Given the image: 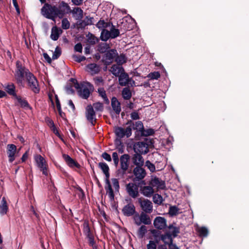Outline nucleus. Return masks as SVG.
Segmentation results:
<instances>
[{"instance_id": "f257e3e1", "label": "nucleus", "mask_w": 249, "mask_h": 249, "mask_svg": "<svg viewBox=\"0 0 249 249\" xmlns=\"http://www.w3.org/2000/svg\"><path fill=\"white\" fill-rule=\"evenodd\" d=\"M43 3L44 4L41 9L42 15L54 22L55 21L56 18H62L66 14L71 13L70 7L64 1L60 3L58 7L46 2Z\"/></svg>"}, {"instance_id": "f03ea898", "label": "nucleus", "mask_w": 249, "mask_h": 249, "mask_svg": "<svg viewBox=\"0 0 249 249\" xmlns=\"http://www.w3.org/2000/svg\"><path fill=\"white\" fill-rule=\"evenodd\" d=\"M176 223H173L168 225V228L166 231H162L163 232L158 229L151 230V232L153 236V240H150L147 245V249H157L160 244H162L168 239L172 235V231L175 229H178Z\"/></svg>"}, {"instance_id": "7ed1b4c3", "label": "nucleus", "mask_w": 249, "mask_h": 249, "mask_svg": "<svg viewBox=\"0 0 249 249\" xmlns=\"http://www.w3.org/2000/svg\"><path fill=\"white\" fill-rule=\"evenodd\" d=\"M31 73L28 68L22 65L20 61H17L15 78L17 84L19 86L24 87V80Z\"/></svg>"}, {"instance_id": "20e7f679", "label": "nucleus", "mask_w": 249, "mask_h": 249, "mask_svg": "<svg viewBox=\"0 0 249 249\" xmlns=\"http://www.w3.org/2000/svg\"><path fill=\"white\" fill-rule=\"evenodd\" d=\"M180 233V228L175 229L172 231V235L164 244H160L157 249H179L178 247L174 243V239Z\"/></svg>"}, {"instance_id": "39448f33", "label": "nucleus", "mask_w": 249, "mask_h": 249, "mask_svg": "<svg viewBox=\"0 0 249 249\" xmlns=\"http://www.w3.org/2000/svg\"><path fill=\"white\" fill-rule=\"evenodd\" d=\"M28 89L35 94H38L40 90L38 80L36 76L32 72L25 78Z\"/></svg>"}, {"instance_id": "423d86ee", "label": "nucleus", "mask_w": 249, "mask_h": 249, "mask_svg": "<svg viewBox=\"0 0 249 249\" xmlns=\"http://www.w3.org/2000/svg\"><path fill=\"white\" fill-rule=\"evenodd\" d=\"M130 156L128 154H124L120 158V169L118 172L121 173L122 176L126 174L128 170Z\"/></svg>"}, {"instance_id": "0eeeda50", "label": "nucleus", "mask_w": 249, "mask_h": 249, "mask_svg": "<svg viewBox=\"0 0 249 249\" xmlns=\"http://www.w3.org/2000/svg\"><path fill=\"white\" fill-rule=\"evenodd\" d=\"M140 183L130 182L126 185V191L129 196L133 198H136L140 195L139 188H140Z\"/></svg>"}, {"instance_id": "6e6552de", "label": "nucleus", "mask_w": 249, "mask_h": 249, "mask_svg": "<svg viewBox=\"0 0 249 249\" xmlns=\"http://www.w3.org/2000/svg\"><path fill=\"white\" fill-rule=\"evenodd\" d=\"M132 128L128 126L125 129L121 126H115L114 132L118 138H123L124 136L129 138L132 135Z\"/></svg>"}, {"instance_id": "1a4fd4ad", "label": "nucleus", "mask_w": 249, "mask_h": 249, "mask_svg": "<svg viewBox=\"0 0 249 249\" xmlns=\"http://www.w3.org/2000/svg\"><path fill=\"white\" fill-rule=\"evenodd\" d=\"M118 52L115 49H110L104 54L102 61L106 66L109 65L115 61Z\"/></svg>"}, {"instance_id": "9d476101", "label": "nucleus", "mask_w": 249, "mask_h": 249, "mask_svg": "<svg viewBox=\"0 0 249 249\" xmlns=\"http://www.w3.org/2000/svg\"><path fill=\"white\" fill-rule=\"evenodd\" d=\"M138 201L142 211V212L148 213H151L152 212L153 206L150 200L140 197L138 199Z\"/></svg>"}, {"instance_id": "9b49d317", "label": "nucleus", "mask_w": 249, "mask_h": 249, "mask_svg": "<svg viewBox=\"0 0 249 249\" xmlns=\"http://www.w3.org/2000/svg\"><path fill=\"white\" fill-rule=\"evenodd\" d=\"M147 213H148L141 212L140 215L135 216L134 220L135 224L137 226H140L142 223L145 225L151 224V220Z\"/></svg>"}, {"instance_id": "f8f14e48", "label": "nucleus", "mask_w": 249, "mask_h": 249, "mask_svg": "<svg viewBox=\"0 0 249 249\" xmlns=\"http://www.w3.org/2000/svg\"><path fill=\"white\" fill-rule=\"evenodd\" d=\"M86 117L87 120L90 123L91 125H95L97 119L96 118L95 112L94 110L93 107L91 105H88L86 107Z\"/></svg>"}, {"instance_id": "ddd939ff", "label": "nucleus", "mask_w": 249, "mask_h": 249, "mask_svg": "<svg viewBox=\"0 0 249 249\" xmlns=\"http://www.w3.org/2000/svg\"><path fill=\"white\" fill-rule=\"evenodd\" d=\"M153 225L156 229L160 230L166 231L168 228L166 219L161 216L156 217L154 220Z\"/></svg>"}, {"instance_id": "4468645a", "label": "nucleus", "mask_w": 249, "mask_h": 249, "mask_svg": "<svg viewBox=\"0 0 249 249\" xmlns=\"http://www.w3.org/2000/svg\"><path fill=\"white\" fill-rule=\"evenodd\" d=\"M123 214L127 217L131 216L135 214L136 216H139V213L136 211V208L134 205L132 203H129L125 205L122 209Z\"/></svg>"}, {"instance_id": "2eb2a0df", "label": "nucleus", "mask_w": 249, "mask_h": 249, "mask_svg": "<svg viewBox=\"0 0 249 249\" xmlns=\"http://www.w3.org/2000/svg\"><path fill=\"white\" fill-rule=\"evenodd\" d=\"M133 148L135 153L142 155L146 154L149 152V149L144 144V142L134 143Z\"/></svg>"}, {"instance_id": "dca6fc26", "label": "nucleus", "mask_w": 249, "mask_h": 249, "mask_svg": "<svg viewBox=\"0 0 249 249\" xmlns=\"http://www.w3.org/2000/svg\"><path fill=\"white\" fill-rule=\"evenodd\" d=\"M133 173L137 181L142 180L146 175V171L142 166H136L133 170Z\"/></svg>"}, {"instance_id": "f3484780", "label": "nucleus", "mask_w": 249, "mask_h": 249, "mask_svg": "<svg viewBox=\"0 0 249 249\" xmlns=\"http://www.w3.org/2000/svg\"><path fill=\"white\" fill-rule=\"evenodd\" d=\"M35 160L38 167L40 168V170L42 171L43 174L47 176L48 173L44 159L41 155H39L36 156Z\"/></svg>"}, {"instance_id": "a211bd4d", "label": "nucleus", "mask_w": 249, "mask_h": 249, "mask_svg": "<svg viewBox=\"0 0 249 249\" xmlns=\"http://www.w3.org/2000/svg\"><path fill=\"white\" fill-rule=\"evenodd\" d=\"M62 157L66 163L69 167L71 168L76 167L78 169L81 167L80 165L76 161L72 159L69 155L63 154L62 155Z\"/></svg>"}, {"instance_id": "6ab92c4d", "label": "nucleus", "mask_w": 249, "mask_h": 249, "mask_svg": "<svg viewBox=\"0 0 249 249\" xmlns=\"http://www.w3.org/2000/svg\"><path fill=\"white\" fill-rule=\"evenodd\" d=\"M140 193L144 196L150 197L153 196L154 191L151 186H140Z\"/></svg>"}, {"instance_id": "aec40b11", "label": "nucleus", "mask_w": 249, "mask_h": 249, "mask_svg": "<svg viewBox=\"0 0 249 249\" xmlns=\"http://www.w3.org/2000/svg\"><path fill=\"white\" fill-rule=\"evenodd\" d=\"M7 147V154L9 158V161L10 162H12L15 160V155L16 152L17 147L13 144H8Z\"/></svg>"}, {"instance_id": "412c9836", "label": "nucleus", "mask_w": 249, "mask_h": 249, "mask_svg": "<svg viewBox=\"0 0 249 249\" xmlns=\"http://www.w3.org/2000/svg\"><path fill=\"white\" fill-rule=\"evenodd\" d=\"M15 99L17 100V102L19 105L20 107L25 109H32V107L30 105L25 98H22L21 96L18 95Z\"/></svg>"}, {"instance_id": "4be33fe9", "label": "nucleus", "mask_w": 249, "mask_h": 249, "mask_svg": "<svg viewBox=\"0 0 249 249\" xmlns=\"http://www.w3.org/2000/svg\"><path fill=\"white\" fill-rule=\"evenodd\" d=\"M134 130H136L135 138L136 140H140L139 135L141 132L144 128L143 123L142 121H138L135 122L134 126L132 127Z\"/></svg>"}, {"instance_id": "5701e85b", "label": "nucleus", "mask_w": 249, "mask_h": 249, "mask_svg": "<svg viewBox=\"0 0 249 249\" xmlns=\"http://www.w3.org/2000/svg\"><path fill=\"white\" fill-rule=\"evenodd\" d=\"M86 68L87 71L89 72L92 75L98 73L100 71L99 66L95 63L89 64L87 65Z\"/></svg>"}, {"instance_id": "b1692460", "label": "nucleus", "mask_w": 249, "mask_h": 249, "mask_svg": "<svg viewBox=\"0 0 249 249\" xmlns=\"http://www.w3.org/2000/svg\"><path fill=\"white\" fill-rule=\"evenodd\" d=\"M111 105L116 114L119 115L121 111V104L115 97H113L111 101Z\"/></svg>"}, {"instance_id": "393cba45", "label": "nucleus", "mask_w": 249, "mask_h": 249, "mask_svg": "<svg viewBox=\"0 0 249 249\" xmlns=\"http://www.w3.org/2000/svg\"><path fill=\"white\" fill-rule=\"evenodd\" d=\"M119 77V83L120 86H125L128 84V74L124 71L118 76Z\"/></svg>"}, {"instance_id": "a878e982", "label": "nucleus", "mask_w": 249, "mask_h": 249, "mask_svg": "<svg viewBox=\"0 0 249 249\" xmlns=\"http://www.w3.org/2000/svg\"><path fill=\"white\" fill-rule=\"evenodd\" d=\"M5 90L9 95L13 96L15 98L18 96L16 91V87L13 83L8 84L5 87Z\"/></svg>"}, {"instance_id": "bb28decb", "label": "nucleus", "mask_w": 249, "mask_h": 249, "mask_svg": "<svg viewBox=\"0 0 249 249\" xmlns=\"http://www.w3.org/2000/svg\"><path fill=\"white\" fill-rule=\"evenodd\" d=\"M110 71L113 75L116 77H118L121 73V72H123L124 71V70L122 66H119L114 64L111 67Z\"/></svg>"}, {"instance_id": "cd10ccee", "label": "nucleus", "mask_w": 249, "mask_h": 249, "mask_svg": "<svg viewBox=\"0 0 249 249\" xmlns=\"http://www.w3.org/2000/svg\"><path fill=\"white\" fill-rule=\"evenodd\" d=\"M61 33L62 30L61 29H59L56 26L53 27L52 29L51 35V39L54 41L57 40Z\"/></svg>"}, {"instance_id": "c85d7f7f", "label": "nucleus", "mask_w": 249, "mask_h": 249, "mask_svg": "<svg viewBox=\"0 0 249 249\" xmlns=\"http://www.w3.org/2000/svg\"><path fill=\"white\" fill-rule=\"evenodd\" d=\"M8 210V205L6 199L4 197H3L0 201V213L1 214H5Z\"/></svg>"}, {"instance_id": "c756f323", "label": "nucleus", "mask_w": 249, "mask_h": 249, "mask_svg": "<svg viewBox=\"0 0 249 249\" xmlns=\"http://www.w3.org/2000/svg\"><path fill=\"white\" fill-rule=\"evenodd\" d=\"M118 27L123 32V34L126 31H130L131 28L128 26V23L126 20H123L120 24H118Z\"/></svg>"}, {"instance_id": "7c9ffc66", "label": "nucleus", "mask_w": 249, "mask_h": 249, "mask_svg": "<svg viewBox=\"0 0 249 249\" xmlns=\"http://www.w3.org/2000/svg\"><path fill=\"white\" fill-rule=\"evenodd\" d=\"M107 194H108L109 198L111 201L114 200V194L111 184H106L105 186Z\"/></svg>"}, {"instance_id": "2f4dec72", "label": "nucleus", "mask_w": 249, "mask_h": 249, "mask_svg": "<svg viewBox=\"0 0 249 249\" xmlns=\"http://www.w3.org/2000/svg\"><path fill=\"white\" fill-rule=\"evenodd\" d=\"M90 93L89 90L86 87L78 90L79 95L84 99H87L89 96Z\"/></svg>"}, {"instance_id": "473e14b6", "label": "nucleus", "mask_w": 249, "mask_h": 249, "mask_svg": "<svg viewBox=\"0 0 249 249\" xmlns=\"http://www.w3.org/2000/svg\"><path fill=\"white\" fill-rule=\"evenodd\" d=\"M112 24L111 22H105L104 20L100 19L96 24V27L98 29H106L108 27H110Z\"/></svg>"}, {"instance_id": "72a5a7b5", "label": "nucleus", "mask_w": 249, "mask_h": 249, "mask_svg": "<svg viewBox=\"0 0 249 249\" xmlns=\"http://www.w3.org/2000/svg\"><path fill=\"white\" fill-rule=\"evenodd\" d=\"M115 61L118 65H122L126 62V57L124 53L118 54L115 57Z\"/></svg>"}, {"instance_id": "f704fd0d", "label": "nucleus", "mask_w": 249, "mask_h": 249, "mask_svg": "<svg viewBox=\"0 0 249 249\" xmlns=\"http://www.w3.org/2000/svg\"><path fill=\"white\" fill-rule=\"evenodd\" d=\"M110 38H111V36L109 31L106 29H103L101 33V40L106 41Z\"/></svg>"}, {"instance_id": "c9c22d12", "label": "nucleus", "mask_w": 249, "mask_h": 249, "mask_svg": "<svg viewBox=\"0 0 249 249\" xmlns=\"http://www.w3.org/2000/svg\"><path fill=\"white\" fill-rule=\"evenodd\" d=\"M109 48V45L107 43H101L99 44L98 50L100 53H106Z\"/></svg>"}, {"instance_id": "e433bc0d", "label": "nucleus", "mask_w": 249, "mask_h": 249, "mask_svg": "<svg viewBox=\"0 0 249 249\" xmlns=\"http://www.w3.org/2000/svg\"><path fill=\"white\" fill-rule=\"evenodd\" d=\"M122 94L124 100H129L132 96V93L129 88L126 87L123 89Z\"/></svg>"}, {"instance_id": "4c0bfd02", "label": "nucleus", "mask_w": 249, "mask_h": 249, "mask_svg": "<svg viewBox=\"0 0 249 249\" xmlns=\"http://www.w3.org/2000/svg\"><path fill=\"white\" fill-rule=\"evenodd\" d=\"M155 134V130L152 128H149L145 129L144 128L142 131L139 135L140 139L142 137H147L149 136H152Z\"/></svg>"}, {"instance_id": "58836bf2", "label": "nucleus", "mask_w": 249, "mask_h": 249, "mask_svg": "<svg viewBox=\"0 0 249 249\" xmlns=\"http://www.w3.org/2000/svg\"><path fill=\"white\" fill-rule=\"evenodd\" d=\"M120 29H116L114 25L113 24L111 25V28L109 31L111 38H115L118 37L120 35Z\"/></svg>"}, {"instance_id": "ea45409f", "label": "nucleus", "mask_w": 249, "mask_h": 249, "mask_svg": "<svg viewBox=\"0 0 249 249\" xmlns=\"http://www.w3.org/2000/svg\"><path fill=\"white\" fill-rule=\"evenodd\" d=\"M197 232L200 237H206L209 233L208 230L205 227H201L198 229Z\"/></svg>"}, {"instance_id": "a19ab883", "label": "nucleus", "mask_w": 249, "mask_h": 249, "mask_svg": "<svg viewBox=\"0 0 249 249\" xmlns=\"http://www.w3.org/2000/svg\"><path fill=\"white\" fill-rule=\"evenodd\" d=\"M147 228L145 226L142 225L140 227L137 231V234L139 238H142L147 232Z\"/></svg>"}, {"instance_id": "79ce46f5", "label": "nucleus", "mask_w": 249, "mask_h": 249, "mask_svg": "<svg viewBox=\"0 0 249 249\" xmlns=\"http://www.w3.org/2000/svg\"><path fill=\"white\" fill-rule=\"evenodd\" d=\"M71 13L73 14H78V18L81 19L83 17V11L80 7H75Z\"/></svg>"}, {"instance_id": "37998d69", "label": "nucleus", "mask_w": 249, "mask_h": 249, "mask_svg": "<svg viewBox=\"0 0 249 249\" xmlns=\"http://www.w3.org/2000/svg\"><path fill=\"white\" fill-rule=\"evenodd\" d=\"M153 200L155 204L160 205L163 201V198L160 195L156 194L153 196Z\"/></svg>"}, {"instance_id": "c03bdc74", "label": "nucleus", "mask_w": 249, "mask_h": 249, "mask_svg": "<svg viewBox=\"0 0 249 249\" xmlns=\"http://www.w3.org/2000/svg\"><path fill=\"white\" fill-rule=\"evenodd\" d=\"M178 211L179 209L176 206H172L169 207V213L172 216L178 214Z\"/></svg>"}, {"instance_id": "a18cd8bd", "label": "nucleus", "mask_w": 249, "mask_h": 249, "mask_svg": "<svg viewBox=\"0 0 249 249\" xmlns=\"http://www.w3.org/2000/svg\"><path fill=\"white\" fill-rule=\"evenodd\" d=\"M98 167L100 168L103 173L109 171V168L108 165L104 162H100L98 163Z\"/></svg>"}, {"instance_id": "49530a36", "label": "nucleus", "mask_w": 249, "mask_h": 249, "mask_svg": "<svg viewBox=\"0 0 249 249\" xmlns=\"http://www.w3.org/2000/svg\"><path fill=\"white\" fill-rule=\"evenodd\" d=\"M61 54V49L59 47L57 46L55 48V51L53 53L52 56V59L53 60L58 59Z\"/></svg>"}, {"instance_id": "de8ad7c7", "label": "nucleus", "mask_w": 249, "mask_h": 249, "mask_svg": "<svg viewBox=\"0 0 249 249\" xmlns=\"http://www.w3.org/2000/svg\"><path fill=\"white\" fill-rule=\"evenodd\" d=\"M160 76V73L159 71H154L149 73L147 75V77L148 78H149L151 80H157L158 79Z\"/></svg>"}, {"instance_id": "09e8293b", "label": "nucleus", "mask_w": 249, "mask_h": 249, "mask_svg": "<svg viewBox=\"0 0 249 249\" xmlns=\"http://www.w3.org/2000/svg\"><path fill=\"white\" fill-rule=\"evenodd\" d=\"M83 233L84 234L88 233V232H89L91 231L89 225V222L87 220H85L84 222L83 225Z\"/></svg>"}, {"instance_id": "8fccbe9b", "label": "nucleus", "mask_w": 249, "mask_h": 249, "mask_svg": "<svg viewBox=\"0 0 249 249\" xmlns=\"http://www.w3.org/2000/svg\"><path fill=\"white\" fill-rule=\"evenodd\" d=\"M88 36V41L90 44L94 45L98 42V38H96V37H95L93 34L89 33Z\"/></svg>"}, {"instance_id": "3c124183", "label": "nucleus", "mask_w": 249, "mask_h": 249, "mask_svg": "<svg viewBox=\"0 0 249 249\" xmlns=\"http://www.w3.org/2000/svg\"><path fill=\"white\" fill-rule=\"evenodd\" d=\"M113 186L114 188L115 192H119L120 189V185L118 179L116 178H112L111 179Z\"/></svg>"}, {"instance_id": "603ef678", "label": "nucleus", "mask_w": 249, "mask_h": 249, "mask_svg": "<svg viewBox=\"0 0 249 249\" xmlns=\"http://www.w3.org/2000/svg\"><path fill=\"white\" fill-rule=\"evenodd\" d=\"M93 108L94 107L96 111H102L104 109V106L103 103L97 102L93 104Z\"/></svg>"}, {"instance_id": "864d4df0", "label": "nucleus", "mask_w": 249, "mask_h": 249, "mask_svg": "<svg viewBox=\"0 0 249 249\" xmlns=\"http://www.w3.org/2000/svg\"><path fill=\"white\" fill-rule=\"evenodd\" d=\"M70 23L67 18H64L62 20V28L63 29L67 30L70 28Z\"/></svg>"}, {"instance_id": "5fc2aeb1", "label": "nucleus", "mask_w": 249, "mask_h": 249, "mask_svg": "<svg viewBox=\"0 0 249 249\" xmlns=\"http://www.w3.org/2000/svg\"><path fill=\"white\" fill-rule=\"evenodd\" d=\"M112 156L114 162V164L115 166L117 167L118 165L119 162L120 160L118 153L116 152H114L112 153Z\"/></svg>"}, {"instance_id": "6e6d98bb", "label": "nucleus", "mask_w": 249, "mask_h": 249, "mask_svg": "<svg viewBox=\"0 0 249 249\" xmlns=\"http://www.w3.org/2000/svg\"><path fill=\"white\" fill-rule=\"evenodd\" d=\"M160 179L157 177H155L154 178H152L151 180L149 182V185L151 186L153 188L154 187H156L158 183H159Z\"/></svg>"}, {"instance_id": "4d7b16f0", "label": "nucleus", "mask_w": 249, "mask_h": 249, "mask_svg": "<svg viewBox=\"0 0 249 249\" xmlns=\"http://www.w3.org/2000/svg\"><path fill=\"white\" fill-rule=\"evenodd\" d=\"M65 90L68 94H73L74 90L73 89V86L71 84L68 83L65 87Z\"/></svg>"}, {"instance_id": "13d9d810", "label": "nucleus", "mask_w": 249, "mask_h": 249, "mask_svg": "<svg viewBox=\"0 0 249 249\" xmlns=\"http://www.w3.org/2000/svg\"><path fill=\"white\" fill-rule=\"evenodd\" d=\"M145 166L147 167V168L151 172H154L155 171V165L153 163H151L149 160H148L146 161Z\"/></svg>"}, {"instance_id": "bf43d9fd", "label": "nucleus", "mask_w": 249, "mask_h": 249, "mask_svg": "<svg viewBox=\"0 0 249 249\" xmlns=\"http://www.w3.org/2000/svg\"><path fill=\"white\" fill-rule=\"evenodd\" d=\"M142 155V154L137 153V166H143L144 164V159Z\"/></svg>"}, {"instance_id": "052dcab7", "label": "nucleus", "mask_w": 249, "mask_h": 249, "mask_svg": "<svg viewBox=\"0 0 249 249\" xmlns=\"http://www.w3.org/2000/svg\"><path fill=\"white\" fill-rule=\"evenodd\" d=\"M144 144L147 148L151 146H154V140L150 138H145L144 140Z\"/></svg>"}, {"instance_id": "680f3d73", "label": "nucleus", "mask_w": 249, "mask_h": 249, "mask_svg": "<svg viewBox=\"0 0 249 249\" xmlns=\"http://www.w3.org/2000/svg\"><path fill=\"white\" fill-rule=\"evenodd\" d=\"M101 157L108 162L111 161L112 160L110 155L106 152H104L102 154Z\"/></svg>"}, {"instance_id": "e2e57ef3", "label": "nucleus", "mask_w": 249, "mask_h": 249, "mask_svg": "<svg viewBox=\"0 0 249 249\" xmlns=\"http://www.w3.org/2000/svg\"><path fill=\"white\" fill-rule=\"evenodd\" d=\"M77 28L78 29H79V28L84 29L86 26L88 25V23H86V20H81L80 21H79V22L78 23H77Z\"/></svg>"}, {"instance_id": "0e129e2a", "label": "nucleus", "mask_w": 249, "mask_h": 249, "mask_svg": "<svg viewBox=\"0 0 249 249\" xmlns=\"http://www.w3.org/2000/svg\"><path fill=\"white\" fill-rule=\"evenodd\" d=\"M83 47L81 43H77L74 47V50L75 52L82 53Z\"/></svg>"}, {"instance_id": "69168bd1", "label": "nucleus", "mask_w": 249, "mask_h": 249, "mask_svg": "<svg viewBox=\"0 0 249 249\" xmlns=\"http://www.w3.org/2000/svg\"><path fill=\"white\" fill-rule=\"evenodd\" d=\"M130 117L133 120H137L140 119L139 113L136 111L132 112L130 114Z\"/></svg>"}, {"instance_id": "338daca9", "label": "nucleus", "mask_w": 249, "mask_h": 249, "mask_svg": "<svg viewBox=\"0 0 249 249\" xmlns=\"http://www.w3.org/2000/svg\"><path fill=\"white\" fill-rule=\"evenodd\" d=\"M88 239L89 245V246H91L92 248H93L94 247L97 246L95 245V240H94V236H92V237H89V238H88Z\"/></svg>"}, {"instance_id": "774afa93", "label": "nucleus", "mask_w": 249, "mask_h": 249, "mask_svg": "<svg viewBox=\"0 0 249 249\" xmlns=\"http://www.w3.org/2000/svg\"><path fill=\"white\" fill-rule=\"evenodd\" d=\"M74 57L75 61L78 63L81 62L82 61L85 60L86 59V57H85L84 56H81V55H79V56L75 55V56H74Z\"/></svg>"}]
</instances>
